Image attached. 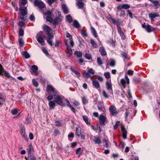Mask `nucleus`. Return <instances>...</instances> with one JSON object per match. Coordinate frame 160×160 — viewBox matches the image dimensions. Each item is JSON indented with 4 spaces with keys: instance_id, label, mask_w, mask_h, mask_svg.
I'll list each match as a JSON object with an SVG mask.
<instances>
[{
    "instance_id": "obj_1",
    "label": "nucleus",
    "mask_w": 160,
    "mask_h": 160,
    "mask_svg": "<svg viewBox=\"0 0 160 160\" xmlns=\"http://www.w3.org/2000/svg\"><path fill=\"white\" fill-rule=\"evenodd\" d=\"M57 14L58 16L57 17L56 19L53 20L52 19V12L50 11H47L44 12V14L46 16V19L47 21L53 23L55 24H57L59 21L62 20V17L61 12L59 11H57Z\"/></svg>"
},
{
    "instance_id": "obj_2",
    "label": "nucleus",
    "mask_w": 160,
    "mask_h": 160,
    "mask_svg": "<svg viewBox=\"0 0 160 160\" xmlns=\"http://www.w3.org/2000/svg\"><path fill=\"white\" fill-rule=\"evenodd\" d=\"M27 3V0H21L19 2L20 6L19 10L21 14L19 18L20 19L25 21L26 20V18L24 17L27 14V7H23Z\"/></svg>"
},
{
    "instance_id": "obj_3",
    "label": "nucleus",
    "mask_w": 160,
    "mask_h": 160,
    "mask_svg": "<svg viewBox=\"0 0 160 160\" xmlns=\"http://www.w3.org/2000/svg\"><path fill=\"white\" fill-rule=\"evenodd\" d=\"M66 37L68 38L69 39L66 40L65 42V44L67 46V48L68 53L70 54V55H71L73 53L72 50L71 48L69 46L68 42H70V45L72 47L74 45V42L72 35L68 32H66Z\"/></svg>"
},
{
    "instance_id": "obj_4",
    "label": "nucleus",
    "mask_w": 160,
    "mask_h": 160,
    "mask_svg": "<svg viewBox=\"0 0 160 160\" xmlns=\"http://www.w3.org/2000/svg\"><path fill=\"white\" fill-rule=\"evenodd\" d=\"M45 36L42 32H40L37 34V40L38 42L42 45H45L44 39Z\"/></svg>"
},
{
    "instance_id": "obj_5",
    "label": "nucleus",
    "mask_w": 160,
    "mask_h": 160,
    "mask_svg": "<svg viewBox=\"0 0 160 160\" xmlns=\"http://www.w3.org/2000/svg\"><path fill=\"white\" fill-rule=\"evenodd\" d=\"M63 98L60 96H56L54 97L55 102L59 105L62 106H65V104L63 102Z\"/></svg>"
},
{
    "instance_id": "obj_6",
    "label": "nucleus",
    "mask_w": 160,
    "mask_h": 160,
    "mask_svg": "<svg viewBox=\"0 0 160 160\" xmlns=\"http://www.w3.org/2000/svg\"><path fill=\"white\" fill-rule=\"evenodd\" d=\"M126 80L127 84H129V79L127 75H125V79L122 78L121 79L119 84V85L123 87L124 88H125L126 87Z\"/></svg>"
},
{
    "instance_id": "obj_7",
    "label": "nucleus",
    "mask_w": 160,
    "mask_h": 160,
    "mask_svg": "<svg viewBox=\"0 0 160 160\" xmlns=\"http://www.w3.org/2000/svg\"><path fill=\"white\" fill-rule=\"evenodd\" d=\"M99 122L100 124L104 126L107 122L108 120L105 116L103 115H100L99 118Z\"/></svg>"
},
{
    "instance_id": "obj_8",
    "label": "nucleus",
    "mask_w": 160,
    "mask_h": 160,
    "mask_svg": "<svg viewBox=\"0 0 160 160\" xmlns=\"http://www.w3.org/2000/svg\"><path fill=\"white\" fill-rule=\"evenodd\" d=\"M35 6L38 7L40 9H43L45 7V4L42 1L38 0H35L34 2Z\"/></svg>"
},
{
    "instance_id": "obj_9",
    "label": "nucleus",
    "mask_w": 160,
    "mask_h": 160,
    "mask_svg": "<svg viewBox=\"0 0 160 160\" xmlns=\"http://www.w3.org/2000/svg\"><path fill=\"white\" fill-rule=\"evenodd\" d=\"M20 132L21 135L23 138H24L26 141H28V139L27 135L26 133L25 129L24 126H22L21 127Z\"/></svg>"
},
{
    "instance_id": "obj_10",
    "label": "nucleus",
    "mask_w": 160,
    "mask_h": 160,
    "mask_svg": "<svg viewBox=\"0 0 160 160\" xmlns=\"http://www.w3.org/2000/svg\"><path fill=\"white\" fill-rule=\"evenodd\" d=\"M4 75L5 76L8 78H9L11 77L7 72L4 70L2 66L0 64V75Z\"/></svg>"
},
{
    "instance_id": "obj_11",
    "label": "nucleus",
    "mask_w": 160,
    "mask_h": 160,
    "mask_svg": "<svg viewBox=\"0 0 160 160\" xmlns=\"http://www.w3.org/2000/svg\"><path fill=\"white\" fill-rule=\"evenodd\" d=\"M106 87L107 90L109 91L110 93L111 94H113L112 83L111 81L106 82Z\"/></svg>"
},
{
    "instance_id": "obj_12",
    "label": "nucleus",
    "mask_w": 160,
    "mask_h": 160,
    "mask_svg": "<svg viewBox=\"0 0 160 160\" xmlns=\"http://www.w3.org/2000/svg\"><path fill=\"white\" fill-rule=\"evenodd\" d=\"M46 91L48 92V93L50 92L53 94H55L56 92L54 88L51 85H47Z\"/></svg>"
},
{
    "instance_id": "obj_13",
    "label": "nucleus",
    "mask_w": 160,
    "mask_h": 160,
    "mask_svg": "<svg viewBox=\"0 0 160 160\" xmlns=\"http://www.w3.org/2000/svg\"><path fill=\"white\" fill-rule=\"evenodd\" d=\"M109 110L111 114L113 116L116 115L118 114V112L116 111V108L114 105H112L109 107Z\"/></svg>"
},
{
    "instance_id": "obj_14",
    "label": "nucleus",
    "mask_w": 160,
    "mask_h": 160,
    "mask_svg": "<svg viewBox=\"0 0 160 160\" xmlns=\"http://www.w3.org/2000/svg\"><path fill=\"white\" fill-rule=\"evenodd\" d=\"M117 29L118 32L120 34L121 38L122 39L124 40L125 39V37L124 35V33L122 31L121 28L119 25L117 26Z\"/></svg>"
},
{
    "instance_id": "obj_15",
    "label": "nucleus",
    "mask_w": 160,
    "mask_h": 160,
    "mask_svg": "<svg viewBox=\"0 0 160 160\" xmlns=\"http://www.w3.org/2000/svg\"><path fill=\"white\" fill-rule=\"evenodd\" d=\"M62 7L63 12L65 14H67L69 12L68 7L65 4L63 3L62 2Z\"/></svg>"
},
{
    "instance_id": "obj_16",
    "label": "nucleus",
    "mask_w": 160,
    "mask_h": 160,
    "mask_svg": "<svg viewBox=\"0 0 160 160\" xmlns=\"http://www.w3.org/2000/svg\"><path fill=\"white\" fill-rule=\"evenodd\" d=\"M152 3L156 8H157L159 6V1L157 0H148Z\"/></svg>"
},
{
    "instance_id": "obj_17",
    "label": "nucleus",
    "mask_w": 160,
    "mask_h": 160,
    "mask_svg": "<svg viewBox=\"0 0 160 160\" xmlns=\"http://www.w3.org/2000/svg\"><path fill=\"white\" fill-rule=\"evenodd\" d=\"M78 1L76 2V5L78 7L79 9H82L83 8L84 6V3L81 1V0H77Z\"/></svg>"
},
{
    "instance_id": "obj_18",
    "label": "nucleus",
    "mask_w": 160,
    "mask_h": 160,
    "mask_svg": "<svg viewBox=\"0 0 160 160\" xmlns=\"http://www.w3.org/2000/svg\"><path fill=\"white\" fill-rule=\"evenodd\" d=\"M48 105L50 109H53L55 106V101H50L48 102Z\"/></svg>"
},
{
    "instance_id": "obj_19",
    "label": "nucleus",
    "mask_w": 160,
    "mask_h": 160,
    "mask_svg": "<svg viewBox=\"0 0 160 160\" xmlns=\"http://www.w3.org/2000/svg\"><path fill=\"white\" fill-rule=\"evenodd\" d=\"M92 83L93 86L98 89L100 88V84L99 82L97 80H93Z\"/></svg>"
},
{
    "instance_id": "obj_20",
    "label": "nucleus",
    "mask_w": 160,
    "mask_h": 160,
    "mask_svg": "<svg viewBox=\"0 0 160 160\" xmlns=\"http://www.w3.org/2000/svg\"><path fill=\"white\" fill-rule=\"evenodd\" d=\"M93 141L95 144H99L101 143L100 138L97 136H95L94 137Z\"/></svg>"
},
{
    "instance_id": "obj_21",
    "label": "nucleus",
    "mask_w": 160,
    "mask_h": 160,
    "mask_svg": "<svg viewBox=\"0 0 160 160\" xmlns=\"http://www.w3.org/2000/svg\"><path fill=\"white\" fill-rule=\"evenodd\" d=\"M149 16L151 19V21H153L155 18L156 17H158L159 15L157 13H150L149 14Z\"/></svg>"
},
{
    "instance_id": "obj_22",
    "label": "nucleus",
    "mask_w": 160,
    "mask_h": 160,
    "mask_svg": "<svg viewBox=\"0 0 160 160\" xmlns=\"http://www.w3.org/2000/svg\"><path fill=\"white\" fill-rule=\"evenodd\" d=\"M145 29L148 32H151L154 30V28L149 24H148L146 25Z\"/></svg>"
},
{
    "instance_id": "obj_23",
    "label": "nucleus",
    "mask_w": 160,
    "mask_h": 160,
    "mask_svg": "<svg viewBox=\"0 0 160 160\" xmlns=\"http://www.w3.org/2000/svg\"><path fill=\"white\" fill-rule=\"evenodd\" d=\"M33 148L32 144L29 145L27 149V152L28 153V156L30 155L31 152L33 151Z\"/></svg>"
},
{
    "instance_id": "obj_24",
    "label": "nucleus",
    "mask_w": 160,
    "mask_h": 160,
    "mask_svg": "<svg viewBox=\"0 0 160 160\" xmlns=\"http://www.w3.org/2000/svg\"><path fill=\"white\" fill-rule=\"evenodd\" d=\"M82 117L85 123L88 125H90V123L88 121L89 118L86 115H82Z\"/></svg>"
},
{
    "instance_id": "obj_25",
    "label": "nucleus",
    "mask_w": 160,
    "mask_h": 160,
    "mask_svg": "<svg viewBox=\"0 0 160 160\" xmlns=\"http://www.w3.org/2000/svg\"><path fill=\"white\" fill-rule=\"evenodd\" d=\"M76 68L75 67L72 66L70 67V69L71 71L74 72L75 74L77 75L78 77H79L80 75V74L79 72L78 71H77L76 69Z\"/></svg>"
},
{
    "instance_id": "obj_26",
    "label": "nucleus",
    "mask_w": 160,
    "mask_h": 160,
    "mask_svg": "<svg viewBox=\"0 0 160 160\" xmlns=\"http://www.w3.org/2000/svg\"><path fill=\"white\" fill-rule=\"evenodd\" d=\"M5 98L0 94V106H2L5 102Z\"/></svg>"
},
{
    "instance_id": "obj_27",
    "label": "nucleus",
    "mask_w": 160,
    "mask_h": 160,
    "mask_svg": "<svg viewBox=\"0 0 160 160\" xmlns=\"http://www.w3.org/2000/svg\"><path fill=\"white\" fill-rule=\"evenodd\" d=\"M99 51L102 56L106 55L107 54L106 52L103 47H101L99 48Z\"/></svg>"
},
{
    "instance_id": "obj_28",
    "label": "nucleus",
    "mask_w": 160,
    "mask_h": 160,
    "mask_svg": "<svg viewBox=\"0 0 160 160\" xmlns=\"http://www.w3.org/2000/svg\"><path fill=\"white\" fill-rule=\"evenodd\" d=\"M90 42L93 48H98V45L93 40L91 39L90 41Z\"/></svg>"
},
{
    "instance_id": "obj_29",
    "label": "nucleus",
    "mask_w": 160,
    "mask_h": 160,
    "mask_svg": "<svg viewBox=\"0 0 160 160\" xmlns=\"http://www.w3.org/2000/svg\"><path fill=\"white\" fill-rule=\"evenodd\" d=\"M122 133L123 138L124 139H126V138L127 136V131L124 127H122Z\"/></svg>"
},
{
    "instance_id": "obj_30",
    "label": "nucleus",
    "mask_w": 160,
    "mask_h": 160,
    "mask_svg": "<svg viewBox=\"0 0 160 160\" xmlns=\"http://www.w3.org/2000/svg\"><path fill=\"white\" fill-rule=\"evenodd\" d=\"M73 24L74 27L76 28H79L80 27V25L79 24L78 22L76 20H75L74 21Z\"/></svg>"
},
{
    "instance_id": "obj_31",
    "label": "nucleus",
    "mask_w": 160,
    "mask_h": 160,
    "mask_svg": "<svg viewBox=\"0 0 160 160\" xmlns=\"http://www.w3.org/2000/svg\"><path fill=\"white\" fill-rule=\"evenodd\" d=\"M91 28L93 36L96 38L98 37L97 33L95 28L93 27H91Z\"/></svg>"
},
{
    "instance_id": "obj_32",
    "label": "nucleus",
    "mask_w": 160,
    "mask_h": 160,
    "mask_svg": "<svg viewBox=\"0 0 160 160\" xmlns=\"http://www.w3.org/2000/svg\"><path fill=\"white\" fill-rule=\"evenodd\" d=\"M18 111L19 110L17 108H15L11 110V113L13 115H16L18 113Z\"/></svg>"
},
{
    "instance_id": "obj_33",
    "label": "nucleus",
    "mask_w": 160,
    "mask_h": 160,
    "mask_svg": "<svg viewBox=\"0 0 160 160\" xmlns=\"http://www.w3.org/2000/svg\"><path fill=\"white\" fill-rule=\"evenodd\" d=\"M82 131L81 128L80 127H77L76 128L75 133L76 135L77 136H78L79 135L80 132H81Z\"/></svg>"
},
{
    "instance_id": "obj_34",
    "label": "nucleus",
    "mask_w": 160,
    "mask_h": 160,
    "mask_svg": "<svg viewBox=\"0 0 160 160\" xmlns=\"http://www.w3.org/2000/svg\"><path fill=\"white\" fill-rule=\"evenodd\" d=\"M54 96H56L55 94L49 93L48 94L47 99L48 100L50 101L53 99V97Z\"/></svg>"
},
{
    "instance_id": "obj_35",
    "label": "nucleus",
    "mask_w": 160,
    "mask_h": 160,
    "mask_svg": "<svg viewBox=\"0 0 160 160\" xmlns=\"http://www.w3.org/2000/svg\"><path fill=\"white\" fill-rule=\"evenodd\" d=\"M44 30L47 33L49 32L51 30L50 27L48 26H45L43 27Z\"/></svg>"
},
{
    "instance_id": "obj_36",
    "label": "nucleus",
    "mask_w": 160,
    "mask_h": 160,
    "mask_svg": "<svg viewBox=\"0 0 160 160\" xmlns=\"http://www.w3.org/2000/svg\"><path fill=\"white\" fill-rule=\"evenodd\" d=\"M82 101L83 104H86L88 102V99L85 96L82 97Z\"/></svg>"
},
{
    "instance_id": "obj_37",
    "label": "nucleus",
    "mask_w": 160,
    "mask_h": 160,
    "mask_svg": "<svg viewBox=\"0 0 160 160\" xmlns=\"http://www.w3.org/2000/svg\"><path fill=\"white\" fill-rule=\"evenodd\" d=\"M22 53L25 58H28L30 57V55L27 51H24Z\"/></svg>"
},
{
    "instance_id": "obj_38",
    "label": "nucleus",
    "mask_w": 160,
    "mask_h": 160,
    "mask_svg": "<svg viewBox=\"0 0 160 160\" xmlns=\"http://www.w3.org/2000/svg\"><path fill=\"white\" fill-rule=\"evenodd\" d=\"M78 136H80L81 138L82 139H84L85 138V134L83 131H82L80 132V134Z\"/></svg>"
},
{
    "instance_id": "obj_39",
    "label": "nucleus",
    "mask_w": 160,
    "mask_h": 160,
    "mask_svg": "<svg viewBox=\"0 0 160 160\" xmlns=\"http://www.w3.org/2000/svg\"><path fill=\"white\" fill-rule=\"evenodd\" d=\"M32 84L34 87H37L38 86V82L35 79H33L32 80Z\"/></svg>"
},
{
    "instance_id": "obj_40",
    "label": "nucleus",
    "mask_w": 160,
    "mask_h": 160,
    "mask_svg": "<svg viewBox=\"0 0 160 160\" xmlns=\"http://www.w3.org/2000/svg\"><path fill=\"white\" fill-rule=\"evenodd\" d=\"M75 54L78 57H81L82 56V53L81 52L76 51L75 52Z\"/></svg>"
},
{
    "instance_id": "obj_41",
    "label": "nucleus",
    "mask_w": 160,
    "mask_h": 160,
    "mask_svg": "<svg viewBox=\"0 0 160 160\" xmlns=\"http://www.w3.org/2000/svg\"><path fill=\"white\" fill-rule=\"evenodd\" d=\"M125 114V119L128 120L129 119L128 117H131V115H130V112L128 111H126Z\"/></svg>"
},
{
    "instance_id": "obj_42",
    "label": "nucleus",
    "mask_w": 160,
    "mask_h": 160,
    "mask_svg": "<svg viewBox=\"0 0 160 160\" xmlns=\"http://www.w3.org/2000/svg\"><path fill=\"white\" fill-rule=\"evenodd\" d=\"M82 75L86 78H88L90 77V75L88 72H86L85 71L84 72L82 73Z\"/></svg>"
},
{
    "instance_id": "obj_43",
    "label": "nucleus",
    "mask_w": 160,
    "mask_h": 160,
    "mask_svg": "<svg viewBox=\"0 0 160 160\" xmlns=\"http://www.w3.org/2000/svg\"><path fill=\"white\" fill-rule=\"evenodd\" d=\"M66 18L67 20L69 23H71L72 21V17L70 15H68L66 16Z\"/></svg>"
},
{
    "instance_id": "obj_44",
    "label": "nucleus",
    "mask_w": 160,
    "mask_h": 160,
    "mask_svg": "<svg viewBox=\"0 0 160 160\" xmlns=\"http://www.w3.org/2000/svg\"><path fill=\"white\" fill-rule=\"evenodd\" d=\"M97 62L98 65L100 66L103 63L102 62V61L101 58L99 57H98L97 58Z\"/></svg>"
},
{
    "instance_id": "obj_45",
    "label": "nucleus",
    "mask_w": 160,
    "mask_h": 160,
    "mask_svg": "<svg viewBox=\"0 0 160 160\" xmlns=\"http://www.w3.org/2000/svg\"><path fill=\"white\" fill-rule=\"evenodd\" d=\"M110 65L111 67H114L115 65V60L113 59L110 60Z\"/></svg>"
},
{
    "instance_id": "obj_46",
    "label": "nucleus",
    "mask_w": 160,
    "mask_h": 160,
    "mask_svg": "<svg viewBox=\"0 0 160 160\" xmlns=\"http://www.w3.org/2000/svg\"><path fill=\"white\" fill-rule=\"evenodd\" d=\"M88 72L92 75H94L95 73V71L92 68H89L88 70Z\"/></svg>"
},
{
    "instance_id": "obj_47",
    "label": "nucleus",
    "mask_w": 160,
    "mask_h": 160,
    "mask_svg": "<svg viewBox=\"0 0 160 160\" xmlns=\"http://www.w3.org/2000/svg\"><path fill=\"white\" fill-rule=\"evenodd\" d=\"M24 34V30L21 28H20L19 31V35L21 36H23Z\"/></svg>"
},
{
    "instance_id": "obj_48",
    "label": "nucleus",
    "mask_w": 160,
    "mask_h": 160,
    "mask_svg": "<svg viewBox=\"0 0 160 160\" xmlns=\"http://www.w3.org/2000/svg\"><path fill=\"white\" fill-rule=\"evenodd\" d=\"M104 75L107 78H110V73L109 72H106L104 73Z\"/></svg>"
},
{
    "instance_id": "obj_49",
    "label": "nucleus",
    "mask_w": 160,
    "mask_h": 160,
    "mask_svg": "<svg viewBox=\"0 0 160 160\" xmlns=\"http://www.w3.org/2000/svg\"><path fill=\"white\" fill-rule=\"evenodd\" d=\"M18 42L19 46L20 47H22L24 45L23 40L21 38H19L18 40Z\"/></svg>"
},
{
    "instance_id": "obj_50",
    "label": "nucleus",
    "mask_w": 160,
    "mask_h": 160,
    "mask_svg": "<svg viewBox=\"0 0 160 160\" xmlns=\"http://www.w3.org/2000/svg\"><path fill=\"white\" fill-rule=\"evenodd\" d=\"M85 57L88 60H90L92 58L91 55L88 53H86L85 54Z\"/></svg>"
},
{
    "instance_id": "obj_51",
    "label": "nucleus",
    "mask_w": 160,
    "mask_h": 160,
    "mask_svg": "<svg viewBox=\"0 0 160 160\" xmlns=\"http://www.w3.org/2000/svg\"><path fill=\"white\" fill-rule=\"evenodd\" d=\"M130 8V6L128 4H122V9H128Z\"/></svg>"
},
{
    "instance_id": "obj_52",
    "label": "nucleus",
    "mask_w": 160,
    "mask_h": 160,
    "mask_svg": "<svg viewBox=\"0 0 160 160\" xmlns=\"http://www.w3.org/2000/svg\"><path fill=\"white\" fill-rule=\"evenodd\" d=\"M56 1V0H47V2L48 4L51 6Z\"/></svg>"
},
{
    "instance_id": "obj_53",
    "label": "nucleus",
    "mask_w": 160,
    "mask_h": 160,
    "mask_svg": "<svg viewBox=\"0 0 160 160\" xmlns=\"http://www.w3.org/2000/svg\"><path fill=\"white\" fill-rule=\"evenodd\" d=\"M102 94L103 97L105 98H108L109 97V96L106 93L105 91L104 90L102 91Z\"/></svg>"
},
{
    "instance_id": "obj_54",
    "label": "nucleus",
    "mask_w": 160,
    "mask_h": 160,
    "mask_svg": "<svg viewBox=\"0 0 160 160\" xmlns=\"http://www.w3.org/2000/svg\"><path fill=\"white\" fill-rule=\"evenodd\" d=\"M98 110L102 112H104V109L102 106H98Z\"/></svg>"
},
{
    "instance_id": "obj_55",
    "label": "nucleus",
    "mask_w": 160,
    "mask_h": 160,
    "mask_svg": "<svg viewBox=\"0 0 160 160\" xmlns=\"http://www.w3.org/2000/svg\"><path fill=\"white\" fill-rule=\"evenodd\" d=\"M120 122L119 121H117L115 124V125L114 126L113 128H114V130L116 129L118 127L119 125L120 124Z\"/></svg>"
},
{
    "instance_id": "obj_56",
    "label": "nucleus",
    "mask_w": 160,
    "mask_h": 160,
    "mask_svg": "<svg viewBox=\"0 0 160 160\" xmlns=\"http://www.w3.org/2000/svg\"><path fill=\"white\" fill-rule=\"evenodd\" d=\"M104 142L105 143V147L106 148H108L109 147V144H110V142L109 141H108L106 139H104Z\"/></svg>"
},
{
    "instance_id": "obj_57",
    "label": "nucleus",
    "mask_w": 160,
    "mask_h": 160,
    "mask_svg": "<svg viewBox=\"0 0 160 160\" xmlns=\"http://www.w3.org/2000/svg\"><path fill=\"white\" fill-rule=\"evenodd\" d=\"M18 25L19 26L22 27L24 26L25 25V24L24 22L20 21L18 22Z\"/></svg>"
},
{
    "instance_id": "obj_58",
    "label": "nucleus",
    "mask_w": 160,
    "mask_h": 160,
    "mask_svg": "<svg viewBox=\"0 0 160 160\" xmlns=\"http://www.w3.org/2000/svg\"><path fill=\"white\" fill-rule=\"evenodd\" d=\"M42 51L46 55L48 56L49 55V54L48 53V51L47 50L44 48H42Z\"/></svg>"
},
{
    "instance_id": "obj_59",
    "label": "nucleus",
    "mask_w": 160,
    "mask_h": 160,
    "mask_svg": "<svg viewBox=\"0 0 160 160\" xmlns=\"http://www.w3.org/2000/svg\"><path fill=\"white\" fill-rule=\"evenodd\" d=\"M32 68L33 72L34 71H37L38 69V67L35 65H32Z\"/></svg>"
},
{
    "instance_id": "obj_60",
    "label": "nucleus",
    "mask_w": 160,
    "mask_h": 160,
    "mask_svg": "<svg viewBox=\"0 0 160 160\" xmlns=\"http://www.w3.org/2000/svg\"><path fill=\"white\" fill-rule=\"evenodd\" d=\"M48 36V39H52L53 38V36L51 33L49 32L47 33Z\"/></svg>"
},
{
    "instance_id": "obj_61",
    "label": "nucleus",
    "mask_w": 160,
    "mask_h": 160,
    "mask_svg": "<svg viewBox=\"0 0 160 160\" xmlns=\"http://www.w3.org/2000/svg\"><path fill=\"white\" fill-rule=\"evenodd\" d=\"M81 148H79L77 149L76 151V153L77 155H79V156L80 154H79V152L81 150Z\"/></svg>"
},
{
    "instance_id": "obj_62",
    "label": "nucleus",
    "mask_w": 160,
    "mask_h": 160,
    "mask_svg": "<svg viewBox=\"0 0 160 160\" xmlns=\"http://www.w3.org/2000/svg\"><path fill=\"white\" fill-rule=\"evenodd\" d=\"M29 139L30 140H32L34 138V136H33V135L32 133L30 132L29 133Z\"/></svg>"
},
{
    "instance_id": "obj_63",
    "label": "nucleus",
    "mask_w": 160,
    "mask_h": 160,
    "mask_svg": "<svg viewBox=\"0 0 160 160\" xmlns=\"http://www.w3.org/2000/svg\"><path fill=\"white\" fill-rule=\"evenodd\" d=\"M52 39H48L47 38V41L48 43L51 46H52Z\"/></svg>"
},
{
    "instance_id": "obj_64",
    "label": "nucleus",
    "mask_w": 160,
    "mask_h": 160,
    "mask_svg": "<svg viewBox=\"0 0 160 160\" xmlns=\"http://www.w3.org/2000/svg\"><path fill=\"white\" fill-rule=\"evenodd\" d=\"M125 15V13L124 11H122L120 14V17H124Z\"/></svg>"
}]
</instances>
